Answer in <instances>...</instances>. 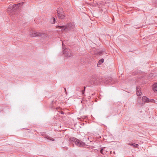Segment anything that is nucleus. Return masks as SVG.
Wrapping results in <instances>:
<instances>
[{"label": "nucleus", "instance_id": "393cba45", "mask_svg": "<svg viewBox=\"0 0 157 157\" xmlns=\"http://www.w3.org/2000/svg\"><path fill=\"white\" fill-rule=\"evenodd\" d=\"M52 103L54 104V101H52Z\"/></svg>", "mask_w": 157, "mask_h": 157}, {"label": "nucleus", "instance_id": "6e6552de", "mask_svg": "<svg viewBox=\"0 0 157 157\" xmlns=\"http://www.w3.org/2000/svg\"><path fill=\"white\" fill-rule=\"evenodd\" d=\"M136 94L137 96H140L141 94V92L139 86H137L136 87Z\"/></svg>", "mask_w": 157, "mask_h": 157}, {"label": "nucleus", "instance_id": "6ab92c4d", "mask_svg": "<svg viewBox=\"0 0 157 157\" xmlns=\"http://www.w3.org/2000/svg\"><path fill=\"white\" fill-rule=\"evenodd\" d=\"M98 54L100 56L102 55V52H99L98 53Z\"/></svg>", "mask_w": 157, "mask_h": 157}, {"label": "nucleus", "instance_id": "5701e85b", "mask_svg": "<svg viewBox=\"0 0 157 157\" xmlns=\"http://www.w3.org/2000/svg\"><path fill=\"white\" fill-rule=\"evenodd\" d=\"M62 46H63H63H64V43L63 42H62Z\"/></svg>", "mask_w": 157, "mask_h": 157}, {"label": "nucleus", "instance_id": "b1692460", "mask_svg": "<svg viewBox=\"0 0 157 157\" xmlns=\"http://www.w3.org/2000/svg\"><path fill=\"white\" fill-rule=\"evenodd\" d=\"M104 151H105V152H106L107 151H106V150H105L104 149Z\"/></svg>", "mask_w": 157, "mask_h": 157}, {"label": "nucleus", "instance_id": "2eb2a0df", "mask_svg": "<svg viewBox=\"0 0 157 157\" xmlns=\"http://www.w3.org/2000/svg\"><path fill=\"white\" fill-rule=\"evenodd\" d=\"M46 138H47V139L49 140H51V141H53L54 140V139L52 138L51 137H49L48 136H47V137H46Z\"/></svg>", "mask_w": 157, "mask_h": 157}, {"label": "nucleus", "instance_id": "412c9836", "mask_svg": "<svg viewBox=\"0 0 157 157\" xmlns=\"http://www.w3.org/2000/svg\"><path fill=\"white\" fill-rule=\"evenodd\" d=\"M60 113H61V114H64V112L63 111H61L60 112Z\"/></svg>", "mask_w": 157, "mask_h": 157}, {"label": "nucleus", "instance_id": "423d86ee", "mask_svg": "<svg viewBox=\"0 0 157 157\" xmlns=\"http://www.w3.org/2000/svg\"><path fill=\"white\" fill-rule=\"evenodd\" d=\"M154 101V100L153 99H149L148 98H147L146 96H144L142 98V104H144L145 102H153Z\"/></svg>", "mask_w": 157, "mask_h": 157}, {"label": "nucleus", "instance_id": "f257e3e1", "mask_svg": "<svg viewBox=\"0 0 157 157\" xmlns=\"http://www.w3.org/2000/svg\"><path fill=\"white\" fill-rule=\"evenodd\" d=\"M75 25L73 23H69L65 25H57V29H61L62 31H65L66 32L69 30H73L74 29Z\"/></svg>", "mask_w": 157, "mask_h": 157}, {"label": "nucleus", "instance_id": "ddd939ff", "mask_svg": "<svg viewBox=\"0 0 157 157\" xmlns=\"http://www.w3.org/2000/svg\"><path fill=\"white\" fill-rule=\"evenodd\" d=\"M51 20L50 21L52 24H54L55 23V18L54 17H52L51 18Z\"/></svg>", "mask_w": 157, "mask_h": 157}, {"label": "nucleus", "instance_id": "dca6fc26", "mask_svg": "<svg viewBox=\"0 0 157 157\" xmlns=\"http://www.w3.org/2000/svg\"><path fill=\"white\" fill-rule=\"evenodd\" d=\"M83 88H84V90H82V95H83L84 94L85 92V86L83 87Z\"/></svg>", "mask_w": 157, "mask_h": 157}, {"label": "nucleus", "instance_id": "20e7f679", "mask_svg": "<svg viewBox=\"0 0 157 157\" xmlns=\"http://www.w3.org/2000/svg\"><path fill=\"white\" fill-rule=\"evenodd\" d=\"M30 36L32 37L38 36L44 37L46 36L45 33H40L39 32H36L34 31H32L30 33Z\"/></svg>", "mask_w": 157, "mask_h": 157}, {"label": "nucleus", "instance_id": "9d476101", "mask_svg": "<svg viewBox=\"0 0 157 157\" xmlns=\"http://www.w3.org/2000/svg\"><path fill=\"white\" fill-rule=\"evenodd\" d=\"M57 14L64 13L62 9L61 8H57Z\"/></svg>", "mask_w": 157, "mask_h": 157}, {"label": "nucleus", "instance_id": "f03ea898", "mask_svg": "<svg viewBox=\"0 0 157 157\" xmlns=\"http://www.w3.org/2000/svg\"><path fill=\"white\" fill-rule=\"evenodd\" d=\"M69 141L71 143L73 144V145L74 147V143L77 146L82 147L85 145V143H83L82 141L79 140L78 139L74 137H71L69 139Z\"/></svg>", "mask_w": 157, "mask_h": 157}, {"label": "nucleus", "instance_id": "0eeeda50", "mask_svg": "<svg viewBox=\"0 0 157 157\" xmlns=\"http://www.w3.org/2000/svg\"><path fill=\"white\" fill-rule=\"evenodd\" d=\"M112 78L110 77H109L104 78L102 81V82H103L106 84H112Z\"/></svg>", "mask_w": 157, "mask_h": 157}, {"label": "nucleus", "instance_id": "1a4fd4ad", "mask_svg": "<svg viewBox=\"0 0 157 157\" xmlns=\"http://www.w3.org/2000/svg\"><path fill=\"white\" fill-rule=\"evenodd\" d=\"M58 17L60 19H63L64 17V13H63L61 14H57Z\"/></svg>", "mask_w": 157, "mask_h": 157}, {"label": "nucleus", "instance_id": "a878e982", "mask_svg": "<svg viewBox=\"0 0 157 157\" xmlns=\"http://www.w3.org/2000/svg\"><path fill=\"white\" fill-rule=\"evenodd\" d=\"M94 85H95V83H94ZM97 84H95L96 85Z\"/></svg>", "mask_w": 157, "mask_h": 157}, {"label": "nucleus", "instance_id": "a211bd4d", "mask_svg": "<svg viewBox=\"0 0 157 157\" xmlns=\"http://www.w3.org/2000/svg\"><path fill=\"white\" fill-rule=\"evenodd\" d=\"M134 143H129V144H128V145H130L132 146H133L134 145Z\"/></svg>", "mask_w": 157, "mask_h": 157}, {"label": "nucleus", "instance_id": "f8f14e48", "mask_svg": "<svg viewBox=\"0 0 157 157\" xmlns=\"http://www.w3.org/2000/svg\"><path fill=\"white\" fill-rule=\"evenodd\" d=\"M104 61V59H101L99 61L97 65L98 66V65H101L102 63H103Z\"/></svg>", "mask_w": 157, "mask_h": 157}, {"label": "nucleus", "instance_id": "4468645a", "mask_svg": "<svg viewBox=\"0 0 157 157\" xmlns=\"http://www.w3.org/2000/svg\"><path fill=\"white\" fill-rule=\"evenodd\" d=\"M105 148V147H104V148H101V150H100V152L102 154H105L106 153L105 152H104V149Z\"/></svg>", "mask_w": 157, "mask_h": 157}, {"label": "nucleus", "instance_id": "4be33fe9", "mask_svg": "<svg viewBox=\"0 0 157 157\" xmlns=\"http://www.w3.org/2000/svg\"><path fill=\"white\" fill-rule=\"evenodd\" d=\"M64 92H65L66 94H67V91H66V88H64Z\"/></svg>", "mask_w": 157, "mask_h": 157}, {"label": "nucleus", "instance_id": "aec40b11", "mask_svg": "<svg viewBox=\"0 0 157 157\" xmlns=\"http://www.w3.org/2000/svg\"><path fill=\"white\" fill-rule=\"evenodd\" d=\"M153 2H154V3H156L157 2V0H153Z\"/></svg>", "mask_w": 157, "mask_h": 157}, {"label": "nucleus", "instance_id": "9b49d317", "mask_svg": "<svg viewBox=\"0 0 157 157\" xmlns=\"http://www.w3.org/2000/svg\"><path fill=\"white\" fill-rule=\"evenodd\" d=\"M153 90L155 92H157V83L153 85Z\"/></svg>", "mask_w": 157, "mask_h": 157}, {"label": "nucleus", "instance_id": "f3484780", "mask_svg": "<svg viewBox=\"0 0 157 157\" xmlns=\"http://www.w3.org/2000/svg\"><path fill=\"white\" fill-rule=\"evenodd\" d=\"M138 146H139L138 144H135L133 146V147H138Z\"/></svg>", "mask_w": 157, "mask_h": 157}, {"label": "nucleus", "instance_id": "39448f33", "mask_svg": "<svg viewBox=\"0 0 157 157\" xmlns=\"http://www.w3.org/2000/svg\"><path fill=\"white\" fill-rule=\"evenodd\" d=\"M63 54L66 57H69L73 56V53L70 49L65 48L63 50Z\"/></svg>", "mask_w": 157, "mask_h": 157}, {"label": "nucleus", "instance_id": "7ed1b4c3", "mask_svg": "<svg viewBox=\"0 0 157 157\" xmlns=\"http://www.w3.org/2000/svg\"><path fill=\"white\" fill-rule=\"evenodd\" d=\"M23 5V3H19L17 4H14L12 6H10L7 9L8 11L10 12H15V10H17L19 7H21Z\"/></svg>", "mask_w": 157, "mask_h": 157}]
</instances>
